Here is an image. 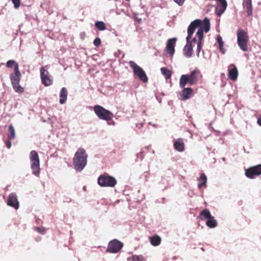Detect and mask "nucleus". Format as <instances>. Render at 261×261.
I'll return each mask as SVG.
<instances>
[{"mask_svg":"<svg viewBox=\"0 0 261 261\" xmlns=\"http://www.w3.org/2000/svg\"><path fill=\"white\" fill-rule=\"evenodd\" d=\"M199 27L197 32L198 38L197 47V56H199L200 50L202 48V41L203 38V32L207 33L210 28V20L207 18L202 21L200 19H196L192 21L188 28V36L186 38L187 44L183 49V54L187 58H191L193 54V46L190 39L195 29Z\"/></svg>","mask_w":261,"mask_h":261,"instance_id":"obj_1","label":"nucleus"},{"mask_svg":"<svg viewBox=\"0 0 261 261\" xmlns=\"http://www.w3.org/2000/svg\"><path fill=\"white\" fill-rule=\"evenodd\" d=\"M87 158L88 155L84 148L80 147L77 150L73 159V165L76 171L80 172L85 168Z\"/></svg>","mask_w":261,"mask_h":261,"instance_id":"obj_2","label":"nucleus"},{"mask_svg":"<svg viewBox=\"0 0 261 261\" xmlns=\"http://www.w3.org/2000/svg\"><path fill=\"white\" fill-rule=\"evenodd\" d=\"M202 76L200 71L196 69L192 71L190 74H182L179 79L180 87L184 88L188 83L190 85H195Z\"/></svg>","mask_w":261,"mask_h":261,"instance_id":"obj_3","label":"nucleus"},{"mask_svg":"<svg viewBox=\"0 0 261 261\" xmlns=\"http://www.w3.org/2000/svg\"><path fill=\"white\" fill-rule=\"evenodd\" d=\"M249 38L246 32L239 29L237 32V43L240 48L244 51L248 50Z\"/></svg>","mask_w":261,"mask_h":261,"instance_id":"obj_4","label":"nucleus"},{"mask_svg":"<svg viewBox=\"0 0 261 261\" xmlns=\"http://www.w3.org/2000/svg\"><path fill=\"white\" fill-rule=\"evenodd\" d=\"M31 161V167L32 173L36 176H38L40 173V161L38 154L35 150H32L30 153Z\"/></svg>","mask_w":261,"mask_h":261,"instance_id":"obj_5","label":"nucleus"},{"mask_svg":"<svg viewBox=\"0 0 261 261\" xmlns=\"http://www.w3.org/2000/svg\"><path fill=\"white\" fill-rule=\"evenodd\" d=\"M94 111L100 119L108 121L111 120L114 117V115L111 112L99 105H96L94 107Z\"/></svg>","mask_w":261,"mask_h":261,"instance_id":"obj_6","label":"nucleus"},{"mask_svg":"<svg viewBox=\"0 0 261 261\" xmlns=\"http://www.w3.org/2000/svg\"><path fill=\"white\" fill-rule=\"evenodd\" d=\"M129 65L133 69L134 74L136 75L140 81L143 83L147 82L148 77L146 74L141 67L132 61H129Z\"/></svg>","mask_w":261,"mask_h":261,"instance_id":"obj_7","label":"nucleus"},{"mask_svg":"<svg viewBox=\"0 0 261 261\" xmlns=\"http://www.w3.org/2000/svg\"><path fill=\"white\" fill-rule=\"evenodd\" d=\"M98 184L101 187H114L117 184L115 178L108 175H100L97 180Z\"/></svg>","mask_w":261,"mask_h":261,"instance_id":"obj_8","label":"nucleus"},{"mask_svg":"<svg viewBox=\"0 0 261 261\" xmlns=\"http://www.w3.org/2000/svg\"><path fill=\"white\" fill-rule=\"evenodd\" d=\"M261 174V164L251 166L245 170V176L250 179H254Z\"/></svg>","mask_w":261,"mask_h":261,"instance_id":"obj_9","label":"nucleus"},{"mask_svg":"<svg viewBox=\"0 0 261 261\" xmlns=\"http://www.w3.org/2000/svg\"><path fill=\"white\" fill-rule=\"evenodd\" d=\"M123 244L116 239L111 241L108 244L107 252L116 253L119 252L123 247Z\"/></svg>","mask_w":261,"mask_h":261,"instance_id":"obj_10","label":"nucleus"},{"mask_svg":"<svg viewBox=\"0 0 261 261\" xmlns=\"http://www.w3.org/2000/svg\"><path fill=\"white\" fill-rule=\"evenodd\" d=\"M40 77L42 83L45 86H49L52 84L53 80L49 72L45 69V67H42L40 69Z\"/></svg>","mask_w":261,"mask_h":261,"instance_id":"obj_11","label":"nucleus"},{"mask_svg":"<svg viewBox=\"0 0 261 261\" xmlns=\"http://www.w3.org/2000/svg\"><path fill=\"white\" fill-rule=\"evenodd\" d=\"M7 203L9 206L14 208L15 210L18 209L19 204L15 193H12L9 195Z\"/></svg>","mask_w":261,"mask_h":261,"instance_id":"obj_12","label":"nucleus"},{"mask_svg":"<svg viewBox=\"0 0 261 261\" xmlns=\"http://www.w3.org/2000/svg\"><path fill=\"white\" fill-rule=\"evenodd\" d=\"M218 3L216 7L215 12L216 14L220 16L225 11L227 6V3L225 0H217Z\"/></svg>","mask_w":261,"mask_h":261,"instance_id":"obj_13","label":"nucleus"},{"mask_svg":"<svg viewBox=\"0 0 261 261\" xmlns=\"http://www.w3.org/2000/svg\"><path fill=\"white\" fill-rule=\"evenodd\" d=\"M176 41V38L169 39L167 42L166 48V52L170 56H173L175 52V45Z\"/></svg>","mask_w":261,"mask_h":261,"instance_id":"obj_14","label":"nucleus"},{"mask_svg":"<svg viewBox=\"0 0 261 261\" xmlns=\"http://www.w3.org/2000/svg\"><path fill=\"white\" fill-rule=\"evenodd\" d=\"M21 76V75L20 72L19 71V68H17V67L16 66L15 69H14V72L13 73H11L10 75V78L12 85L19 84Z\"/></svg>","mask_w":261,"mask_h":261,"instance_id":"obj_15","label":"nucleus"},{"mask_svg":"<svg viewBox=\"0 0 261 261\" xmlns=\"http://www.w3.org/2000/svg\"><path fill=\"white\" fill-rule=\"evenodd\" d=\"M183 89L180 92L181 99L186 100L189 99L193 95V90L191 88H182Z\"/></svg>","mask_w":261,"mask_h":261,"instance_id":"obj_16","label":"nucleus"},{"mask_svg":"<svg viewBox=\"0 0 261 261\" xmlns=\"http://www.w3.org/2000/svg\"><path fill=\"white\" fill-rule=\"evenodd\" d=\"M238 75V72L237 67L233 64L229 65L228 68V76L229 79L232 81H235Z\"/></svg>","mask_w":261,"mask_h":261,"instance_id":"obj_17","label":"nucleus"},{"mask_svg":"<svg viewBox=\"0 0 261 261\" xmlns=\"http://www.w3.org/2000/svg\"><path fill=\"white\" fill-rule=\"evenodd\" d=\"M243 6L246 9L248 16H252L253 13L252 0H243Z\"/></svg>","mask_w":261,"mask_h":261,"instance_id":"obj_18","label":"nucleus"},{"mask_svg":"<svg viewBox=\"0 0 261 261\" xmlns=\"http://www.w3.org/2000/svg\"><path fill=\"white\" fill-rule=\"evenodd\" d=\"M174 148L176 150L179 152H182L184 151L185 143L182 139L179 138L174 141Z\"/></svg>","mask_w":261,"mask_h":261,"instance_id":"obj_19","label":"nucleus"},{"mask_svg":"<svg viewBox=\"0 0 261 261\" xmlns=\"http://www.w3.org/2000/svg\"><path fill=\"white\" fill-rule=\"evenodd\" d=\"M67 91L66 88L63 87L61 89L60 92V103H64L67 100Z\"/></svg>","mask_w":261,"mask_h":261,"instance_id":"obj_20","label":"nucleus"},{"mask_svg":"<svg viewBox=\"0 0 261 261\" xmlns=\"http://www.w3.org/2000/svg\"><path fill=\"white\" fill-rule=\"evenodd\" d=\"M212 216L211 215V214L210 212V211L205 208L202 211L200 214H199V218L201 220H204L205 219H208L210 218Z\"/></svg>","mask_w":261,"mask_h":261,"instance_id":"obj_21","label":"nucleus"},{"mask_svg":"<svg viewBox=\"0 0 261 261\" xmlns=\"http://www.w3.org/2000/svg\"><path fill=\"white\" fill-rule=\"evenodd\" d=\"M150 242L152 245L157 246L160 244L161 239L159 236L155 235L150 237Z\"/></svg>","mask_w":261,"mask_h":261,"instance_id":"obj_22","label":"nucleus"},{"mask_svg":"<svg viewBox=\"0 0 261 261\" xmlns=\"http://www.w3.org/2000/svg\"><path fill=\"white\" fill-rule=\"evenodd\" d=\"M198 180L199 182L198 185V187L199 188H201L203 186H205L207 181V178L206 175L203 173H201L198 179Z\"/></svg>","mask_w":261,"mask_h":261,"instance_id":"obj_23","label":"nucleus"},{"mask_svg":"<svg viewBox=\"0 0 261 261\" xmlns=\"http://www.w3.org/2000/svg\"><path fill=\"white\" fill-rule=\"evenodd\" d=\"M206 225L210 228H214L217 225V222L214 219L213 216L207 220L206 222Z\"/></svg>","mask_w":261,"mask_h":261,"instance_id":"obj_24","label":"nucleus"},{"mask_svg":"<svg viewBox=\"0 0 261 261\" xmlns=\"http://www.w3.org/2000/svg\"><path fill=\"white\" fill-rule=\"evenodd\" d=\"M128 261H145V257L142 255H133L127 258Z\"/></svg>","mask_w":261,"mask_h":261,"instance_id":"obj_25","label":"nucleus"},{"mask_svg":"<svg viewBox=\"0 0 261 261\" xmlns=\"http://www.w3.org/2000/svg\"><path fill=\"white\" fill-rule=\"evenodd\" d=\"M8 138L9 140H13L15 138V130L13 126L12 125H10L8 128Z\"/></svg>","mask_w":261,"mask_h":261,"instance_id":"obj_26","label":"nucleus"},{"mask_svg":"<svg viewBox=\"0 0 261 261\" xmlns=\"http://www.w3.org/2000/svg\"><path fill=\"white\" fill-rule=\"evenodd\" d=\"M217 42L219 45V49H220V51L222 54H224L225 53V50L223 48L224 42L222 40V38L221 36L220 35H218L217 36Z\"/></svg>","mask_w":261,"mask_h":261,"instance_id":"obj_27","label":"nucleus"},{"mask_svg":"<svg viewBox=\"0 0 261 261\" xmlns=\"http://www.w3.org/2000/svg\"><path fill=\"white\" fill-rule=\"evenodd\" d=\"M161 71L163 75L164 76L166 79H169L171 77V72L166 67H162L161 69Z\"/></svg>","mask_w":261,"mask_h":261,"instance_id":"obj_28","label":"nucleus"},{"mask_svg":"<svg viewBox=\"0 0 261 261\" xmlns=\"http://www.w3.org/2000/svg\"><path fill=\"white\" fill-rule=\"evenodd\" d=\"M95 26L99 31H103L106 29V24L103 21H98L96 22Z\"/></svg>","mask_w":261,"mask_h":261,"instance_id":"obj_29","label":"nucleus"},{"mask_svg":"<svg viewBox=\"0 0 261 261\" xmlns=\"http://www.w3.org/2000/svg\"><path fill=\"white\" fill-rule=\"evenodd\" d=\"M6 66L8 68H12L14 67V69H15L16 66L17 67V68H19L18 63L14 60H9L6 63Z\"/></svg>","mask_w":261,"mask_h":261,"instance_id":"obj_30","label":"nucleus"},{"mask_svg":"<svg viewBox=\"0 0 261 261\" xmlns=\"http://www.w3.org/2000/svg\"><path fill=\"white\" fill-rule=\"evenodd\" d=\"M12 87L16 92L19 93H22L23 92L24 90L23 88L19 85V84H17L16 85H12Z\"/></svg>","mask_w":261,"mask_h":261,"instance_id":"obj_31","label":"nucleus"},{"mask_svg":"<svg viewBox=\"0 0 261 261\" xmlns=\"http://www.w3.org/2000/svg\"><path fill=\"white\" fill-rule=\"evenodd\" d=\"M15 9H18L20 6V0H11Z\"/></svg>","mask_w":261,"mask_h":261,"instance_id":"obj_32","label":"nucleus"},{"mask_svg":"<svg viewBox=\"0 0 261 261\" xmlns=\"http://www.w3.org/2000/svg\"><path fill=\"white\" fill-rule=\"evenodd\" d=\"M35 229L38 232L41 233V234H44L45 232V230L43 227H35Z\"/></svg>","mask_w":261,"mask_h":261,"instance_id":"obj_33","label":"nucleus"},{"mask_svg":"<svg viewBox=\"0 0 261 261\" xmlns=\"http://www.w3.org/2000/svg\"><path fill=\"white\" fill-rule=\"evenodd\" d=\"M93 44L96 47L99 46L101 44L100 39L99 38H95V40H94Z\"/></svg>","mask_w":261,"mask_h":261,"instance_id":"obj_34","label":"nucleus"},{"mask_svg":"<svg viewBox=\"0 0 261 261\" xmlns=\"http://www.w3.org/2000/svg\"><path fill=\"white\" fill-rule=\"evenodd\" d=\"M185 1L186 0H174V1L179 6L182 5Z\"/></svg>","mask_w":261,"mask_h":261,"instance_id":"obj_35","label":"nucleus"},{"mask_svg":"<svg viewBox=\"0 0 261 261\" xmlns=\"http://www.w3.org/2000/svg\"><path fill=\"white\" fill-rule=\"evenodd\" d=\"M6 145L8 148H10L11 146V143L10 141H7L6 142Z\"/></svg>","mask_w":261,"mask_h":261,"instance_id":"obj_36","label":"nucleus"},{"mask_svg":"<svg viewBox=\"0 0 261 261\" xmlns=\"http://www.w3.org/2000/svg\"><path fill=\"white\" fill-rule=\"evenodd\" d=\"M257 123L259 126H261V115L259 116V117L257 119Z\"/></svg>","mask_w":261,"mask_h":261,"instance_id":"obj_37","label":"nucleus"},{"mask_svg":"<svg viewBox=\"0 0 261 261\" xmlns=\"http://www.w3.org/2000/svg\"><path fill=\"white\" fill-rule=\"evenodd\" d=\"M71 199L70 198H67L66 200H64V202H69L71 201Z\"/></svg>","mask_w":261,"mask_h":261,"instance_id":"obj_38","label":"nucleus"},{"mask_svg":"<svg viewBox=\"0 0 261 261\" xmlns=\"http://www.w3.org/2000/svg\"><path fill=\"white\" fill-rule=\"evenodd\" d=\"M190 41L192 43V42H196V39L195 38H194L192 40H190Z\"/></svg>","mask_w":261,"mask_h":261,"instance_id":"obj_39","label":"nucleus"}]
</instances>
